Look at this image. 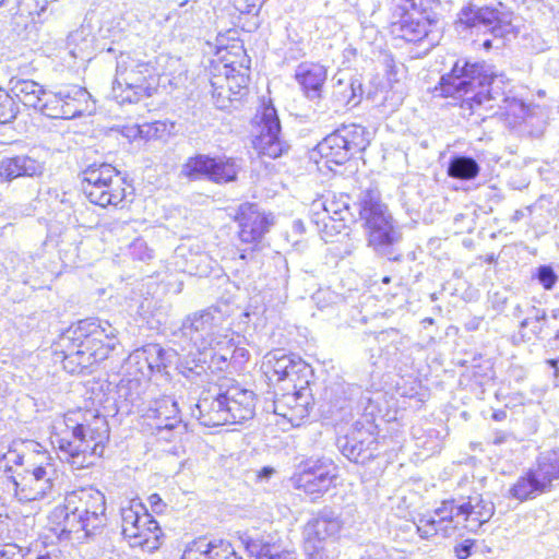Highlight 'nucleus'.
<instances>
[{
    "instance_id": "f704fd0d",
    "label": "nucleus",
    "mask_w": 559,
    "mask_h": 559,
    "mask_svg": "<svg viewBox=\"0 0 559 559\" xmlns=\"http://www.w3.org/2000/svg\"><path fill=\"white\" fill-rule=\"evenodd\" d=\"M132 357L138 364H145L150 372H162L167 368L168 354L158 344H147L136 349Z\"/></svg>"
},
{
    "instance_id": "0e129e2a",
    "label": "nucleus",
    "mask_w": 559,
    "mask_h": 559,
    "mask_svg": "<svg viewBox=\"0 0 559 559\" xmlns=\"http://www.w3.org/2000/svg\"><path fill=\"white\" fill-rule=\"evenodd\" d=\"M151 510L156 514H162L166 510V503L158 493H152L147 498Z\"/></svg>"
},
{
    "instance_id": "6e6552de",
    "label": "nucleus",
    "mask_w": 559,
    "mask_h": 559,
    "mask_svg": "<svg viewBox=\"0 0 559 559\" xmlns=\"http://www.w3.org/2000/svg\"><path fill=\"white\" fill-rule=\"evenodd\" d=\"M224 322V314L216 307L193 312L182 321L178 331L174 332V343L183 352L197 350L203 354L227 337Z\"/></svg>"
},
{
    "instance_id": "09e8293b",
    "label": "nucleus",
    "mask_w": 559,
    "mask_h": 559,
    "mask_svg": "<svg viewBox=\"0 0 559 559\" xmlns=\"http://www.w3.org/2000/svg\"><path fill=\"white\" fill-rule=\"evenodd\" d=\"M347 224V222H344V218L331 216V218L318 229V233L325 242H331L335 236L346 230Z\"/></svg>"
},
{
    "instance_id": "58836bf2",
    "label": "nucleus",
    "mask_w": 559,
    "mask_h": 559,
    "mask_svg": "<svg viewBox=\"0 0 559 559\" xmlns=\"http://www.w3.org/2000/svg\"><path fill=\"white\" fill-rule=\"evenodd\" d=\"M249 66L240 64V69L236 70L234 64L224 66V80L227 84V92H230L235 97L241 96L242 92L247 90L249 82Z\"/></svg>"
},
{
    "instance_id": "f8f14e48",
    "label": "nucleus",
    "mask_w": 559,
    "mask_h": 559,
    "mask_svg": "<svg viewBox=\"0 0 559 559\" xmlns=\"http://www.w3.org/2000/svg\"><path fill=\"white\" fill-rule=\"evenodd\" d=\"M336 478V466L330 459H309L300 463L292 477L293 486L317 499L325 493Z\"/></svg>"
},
{
    "instance_id": "37998d69",
    "label": "nucleus",
    "mask_w": 559,
    "mask_h": 559,
    "mask_svg": "<svg viewBox=\"0 0 559 559\" xmlns=\"http://www.w3.org/2000/svg\"><path fill=\"white\" fill-rule=\"evenodd\" d=\"M93 38L85 35L84 31L72 32L68 36L67 47L73 58L82 60L90 58Z\"/></svg>"
},
{
    "instance_id": "7c9ffc66",
    "label": "nucleus",
    "mask_w": 559,
    "mask_h": 559,
    "mask_svg": "<svg viewBox=\"0 0 559 559\" xmlns=\"http://www.w3.org/2000/svg\"><path fill=\"white\" fill-rule=\"evenodd\" d=\"M62 103L64 105L66 119L82 116L90 108L91 94L86 88L79 85H70L60 88Z\"/></svg>"
},
{
    "instance_id": "69168bd1",
    "label": "nucleus",
    "mask_w": 559,
    "mask_h": 559,
    "mask_svg": "<svg viewBox=\"0 0 559 559\" xmlns=\"http://www.w3.org/2000/svg\"><path fill=\"white\" fill-rule=\"evenodd\" d=\"M306 552L308 554L309 559H333L329 556L326 549L319 545H312L309 551Z\"/></svg>"
},
{
    "instance_id": "a878e982",
    "label": "nucleus",
    "mask_w": 559,
    "mask_h": 559,
    "mask_svg": "<svg viewBox=\"0 0 559 559\" xmlns=\"http://www.w3.org/2000/svg\"><path fill=\"white\" fill-rule=\"evenodd\" d=\"M362 95L364 90L360 79L353 76L347 79L340 78L333 84L331 94L332 107L335 111L344 108H354L360 104Z\"/></svg>"
},
{
    "instance_id": "aec40b11",
    "label": "nucleus",
    "mask_w": 559,
    "mask_h": 559,
    "mask_svg": "<svg viewBox=\"0 0 559 559\" xmlns=\"http://www.w3.org/2000/svg\"><path fill=\"white\" fill-rule=\"evenodd\" d=\"M45 171V162L29 154L3 156L0 159L1 181L12 182L19 178H40Z\"/></svg>"
},
{
    "instance_id": "6e6d98bb",
    "label": "nucleus",
    "mask_w": 559,
    "mask_h": 559,
    "mask_svg": "<svg viewBox=\"0 0 559 559\" xmlns=\"http://www.w3.org/2000/svg\"><path fill=\"white\" fill-rule=\"evenodd\" d=\"M180 372L185 378L189 380H195L197 378H200L206 373V368L203 364L200 362V360L197 362L194 359H192L191 361L187 360L186 362L181 364Z\"/></svg>"
},
{
    "instance_id": "5fc2aeb1",
    "label": "nucleus",
    "mask_w": 559,
    "mask_h": 559,
    "mask_svg": "<svg viewBox=\"0 0 559 559\" xmlns=\"http://www.w3.org/2000/svg\"><path fill=\"white\" fill-rule=\"evenodd\" d=\"M534 276L546 290L552 289L558 280L555 271L549 265L539 266Z\"/></svg>"
},
{
    "instance_id": "f257e3e1",
    "label": "nucleus",
    "mask_w": 559,
    "mask_h": 559,
    "mask_svg": "<svg viewBox=\"0 0 559 559\" xmlns=\"http://www.w3.org/2000/svg\"><path fill=\"white\" fill-rule=\"evenodd\" d=\"M117 329L108 321L91 318L69 328L60 337L63 367L70 373H91L93 367L108 358L118 344Z\"/></svg>"
},
{
    "instance_id": "dca6fc26",
    "label": "nucleus",
    "mask_w": 559,
    "mask_h": 559,
    "mask_svg": "<svg viewBox=\"0 0 559 559\" xmlns=\"http://www.w3.org/2000/svg\"><path fill=\"white\" fill-rule=\"evenodd\" d=\"M455 500L457 523L471 533H478L495 514V503L479 492L474 491L468 496H459Z\"/></svg>"
},
{
    "instance_id": "cd10ccee",
    "label": "nucleus",
    "mask_w": 559,
    "mask_h": 559,
    "mask_svg": "<svg viewBox=\"0 0 559 559\" xmlns=\"http://www.w3.org/2000/svg\"><path fill=\"white\" fill-rule=\"evenodd\" d=\"M308 404V399L301 391L284 393L274 400L273 412L295 425L309 415Z\"/></svg>"
},
{
    "instance_id": "c9c22d12",
    "label": "nucleus",
    "mask_w": 559,
    "mask_h": 559,
    "mask_svg": "<svg viewBox=\"0 0 559 559\" xmlns=\"http://www.w3.org/2000/svg\"><path fill=\"white\" fill-rule=\"evenodd\" d=\"M214 157L206 154H197L189 157L180 169V177L190 181L209 180L211 169H213Z\"/></svg>"
},
{
    "instance_id": "bf43d9fd",
    "label": "nucleus",
    "mask_w": 559,
    "mask_h": 559,
    "mask_svg": "<svg viewBox=\"0 0 559 559\" xmlns=\"http://www.w3.org/2000/svg\"><path fill=\"white\" fill-rule=\"evenodd\" d=\"M403 336L396 329H389L378 333L377 340L379 343L391 341L394 344V350H399L397 344H402Z\"/></svg>"
},
{
    "instance_id": "393cba45",
    "label": "nucleus",
    "mask_w": 559,
    "mask_h": 559,
    "mask_svg": "<svg viewBox=\"0 0 559 559\" xmlns=\"http://www.w3.org/2000/svg\"><path fill=\"white\" fill-rule=\"evenodd\" d=\"M437 21H429L428 16H417L416 12L403 14L399 22L393 24V33L409 43L427 40L429 46L433 43L430 39L431 29Z\"/></svg>"
},
{
    "instance_id": "7ed1b4c3",
    "label": "nucleus",
    "mask_w": 559,
    "mask_h": 559,
    "mask_svg": "<svg viewBox=\"0 0 559 559\" xmlns=\"http://www.w3.org/2000/svg\"><path fill=\"white\" fill-rule=\"evenodd\" d=\"M53 516L60 520L62 533H84L85 537L100 534L107 524L105 496L92 487L68 492Z\"/></svg>"
},
{
    "instance_id": "864d4df0",
    "label": "nucleus",
    "mask_w": 559,
    "mask_h": 559,
    "mask_svg": "<svg viewBox=\"0 0 559 559\" xmlns=\"http://www.w3.org/2000/svg\"><path fill=\"white\" fill-rule=\"evenodd\" d=\"M310 223L318 230L321 226L331 218L328 212L325 211V205L322 200H316L311 203L310 206Z\"/></svg>"
},
{
    "instance_id": "0eeeda50",
    "label": "nucleus",
    "mask_w": 559,
    "mask_h": 559,
    "mask_svg": "<svg viewBox=\"0 0 559 559\" xmlns=\"http://www.w3.org/2000/svg\"><path fill=\"white\" fill-rule=\"evenodd\" d=\"M157 90L154 67L130 53L117 58L116 75L112 83L114 97L121 105L136 104L151 97Z\"/></svg>"
},
{
    "instance_id": "2f4dec72",
    "label": "nucleus",
    "mask_w": 559,
    "mask_h": 559,
    "mask_svg": "<svg viewBox=\"0 0 559 559\" xmlns=\"http://www.w3.org/2000/svg\"><path fill=\"white\" fill-rule=\"evenodd\" d=\"M11 96L17 98L24 106L37 108L41 96L45 93L44 87L27 79H20L17 76L11 78L9 81Z\"/></svg>"
},
{
    "instance_id": "e433bc0d",
    "label": "nucleus",
    "mask_w": 559,
    "mask_h": 559,
    "mask_svg": "<svg viewBox=\"0 0 559 559\" xmlns=\"http://www.w3.org/2000/svg\"><path fill=\"white\" fill-rule=\"evenodd\" d=\"M480 171V166L476 159L467 155L456 154L448 163V176L460 180H473Z\"/></svg>"
},
{
    "instance_id": "e2e57ef3",
    "label": "nucleus",
    "mask_w": 559,
    "mask_h": 559,
    "mask_svg": "<svg viewBox=\"0 0 559 559\" xmlns=\"http://www.w3.org/2000/svg\"><path fill=\"white\" fill-rule=\"evenodd\" d=\"M473 546L474 540L465 539L463 543L454 547V554L459 559H466L467 557L471 556Z\"/></svg>"
},
{
    "instance_id": "4be33fe9",
    "label": "nucleus",
    "mask_w": 559,
    "mask_h": 559,
    "mask_svg": "<svg viewBox=\"0 0 559 559\" xmlns=\"http://www.w3.org/2000/svg\"><path fill=\"white\" fill-rule=\"evenodd\" d=\"M224 394L228 424H242L253 418L257 403V395L253 391L233 385L224 391Z\"/></svg>"
},
{
    "instance_id": "412c9836",
    "label": "nucleus",
    "mask_w": 559,
    "mask_h": 559,
    "mask_svg": "<svg viewBox=\"0 0 559 559\" xmlns=\"http://www.w3.org/2000/svg\"><path fill=\"white\" fill-rule=\"evenodd\" d=\"M143 417L156 433L170 432L181 424L177 402L170 396L153 401L145 409Z\"/></svg>"
},
{
    "instance_id": "680f3d73",
    "label": "nucleus",
    "mask_w": 559,
    "mask_h": 559,
    "mask_svg": "<svg viewBox=\"0 0 559 559\" xmlns=\"http://www.w3.org/2000/svg\"><path fill=\"white\" fill-rule=\"evenodd\" d=\"M0 559H26L25 555L19 546L7 544L0 548Z\"/></svg>"
},
{
    "instance_id": "4c0bfd02",
    "label": "nucleus",
    "mask_w": 559,
    "mask_h": 559,
    "mask_svg": "<svg viewBox=\"0 0 559 559\" xmlns=\"http://www.w3.org/2000/svg\"><path fill=\"white\" fill-rule=\"evenodd\" d=\"M240 170L239 165L231 157H214L213 169L209 176V181L215 183L233 182L237 179Z\"/></svg>"
},
{
    "instance_id": "2eb2a0df",
    "label": "nucleus",
    "mask_w": 559,
    "mask_h": 559,
    "mask_svg": "<svg viewBox=\"0 0 559 559\" xmlns=\"http://www.w3.org/2000/svg\"><path fill=\"white\" fill-rule=\"evenodd\" d=\"M457 22L476 33L491 34L502 38L511 31V24L499 10L490 7H465L459 13Z\"/></svg>"
},
{
    "instance_id": "39448f33",
    "label": "nucleus",
    "mask_w": 559,
    "mask_h": 559,
    "mask_svg": "<svg viewBox=\"0 0 559 559\" xmlns=\"http://www.w3.org/2000/svg\"><path fill=\"white\" fill-rule=\"evenodd\" d=\"M91 419L74 423L67 418V427L71 428V438L61 437L57 440L58 449L64 459L75 468L88 466V455H102L104 442L109 438V428L105 417L91 414Z\"/></svg>"
},
{
    "instance_id": "b1692460",
    "label": "nucleus",
    "mask_w": 559,
    "mask_h": 559,
    "mask_svg": "<svg viewBox=\"0 0 559 559\" xmlns=\"http://www.w3.org/2000/svg\"><path fill=\"white\" fill-rule=\"evenodd\" d=\"M181 559H241L231 545L223 539L199 538L190 543Z\"/></svg>"
},
{
    "instance_id": "79ce46f5",
    "label": "nucleus",
    "mask_w": 559,
    "mask_h": 559,
    "mask_svg": "<svg viewBox=\"0 0 559 559\" xmlns=\"http://www.w3.org/2000/svg\"><path fill=\"white\" fill-rule=\"evenodd\" d=\"M456 500L455 498H451L448 500H443L435 510L436 522L441 527H449L451 530V536L456 532L457 526V516H456Z\"/></svg>"
},
{
    "instance_id": "a211bd4d",
    "label": "nucleus",
    "mask_w": 559,
    "mask_h": 559,
    "mask_svg": "<svg viewBox=\"0 0 559 559\" xmlns=\"http://www.w3.org/2000/svg\"><path fill=\"white\" fill-rule=\"evenodd\" d=\"M262 369L271 383L288 381L293 383L299 374L308 369V365L294 354H286L282 349H275L264 356Z\"/></svg>"
},
{
    "instance_id": "f03ea898",
    "label": "nucleus",
    "mask_w": 559,
    "mask_h": 559,
    "mask_svg": "<svg viewBox=\"0 0 559 559\" xmlns=\"http://www.w3.org/2000/svg\"><path fill=\"white\" fill-rule=\"evenodd\" d=\"M499 83H502V79L497 75L492 66L457 60L451 71L441 76L436 91L439 90L443 97L461 98L463 108L475 111L480 107H495L498 98L503 96L497 90Z\"/></svg>"
},
{
    "instance_id": "49530a36",
    "label": "nucleus",
    "mask_w": 559,
    "mask_h": 559,
    "mask_svg": "<svg viewBox=\"0 0 559 559\" xmlns=\"http://www.w3.org/2000/svg\"><path fill=\"white\" fill-rule=\"evenodd\" d=\"M403 10V14L416 12L417 16H428L429 21H437V14L430 9L431 0H397Z\"/></svg>"
},
{
    "instance_id": "1a4fd4ad",
    "label": "nucleus",
    "mask_w": 559,
    "mask_h": 559,
    "mask_svg": "<svg viewBox=\"0 0 559 559\" xmlns=\"http://www.w3.org/2000/svg\"><path fill=\"white\" fill-rule=\"evenodd\" d=\"M126 179L107 163L88 165L82 171V191L93 204L117 206L126 199Z\"/></svg>"
},
{
    "instance_id": "052dcab7",
    "label": "nucleus",
    "mask_w": 559,
    "mask_h": 559,
    "mask_svg": "<svg viewBox=\"0 0 559 559\" xmlns=\"http://www.w3.org/2000/svg\"><path fill=\"white\" fill-rule=\"evenodd\" d=\"M263 3H260V0H234V7L240 13L250 14L252 12H258Z\"/></svg>"
},
{
    "instance_id": "20e7f679",
    "label": "nucleus",
    "mask_w": 559,
    "mask_h": 559,
    "mask_svg": "<svg viewBox=\"0 0 559 559\" xmlns=\"http://www.w3.org/2000/svg\"><path fill=\"white\" fill-rule=\"evenodd\" d=\"M359 216L368 229V243L373 250L390 261H399L401 253L395 246L402 240V234L393 224L386 205L381 201L377 187L369 186L359 195Z\"/></svg>"
},
{
    "instance_id": "3c124183",
    "label": "nucleus",
    "mask_w": 559,
    "mask_h": 559,
    "mask_svg": "<svg viewBox=\"0 0 559 559\" xmlns=\"http://www.w3.org/2000/svg\"><path fill=\"white\" fill-rule=\"evenodd\" d=\"M212 97L214 99L215 106L219 109H225L229 106V104L235 99L233 98V94L227 92V87L219 84L217 81H212Z\"/></svg>"
},
{
    "instance_id": "338daca9",
    "label": "nucleus",
    "mask_w": 559,
    "mask_h": 559,
    "mask_svg": "<svg viewBox=\"0 0 559 559\" xmlns=\"http://www.w3.org/2000/svg\"><path fill=\"white\" fill-rule=\"evenodd\" d=\"M147 130L145 131L148 138H157L160 136L162 133L166 131V124L160 121H155L150 126H146Z\"/></svg>"
},
{
    "instance_id": "4468645a",
    "label": "nucleus",
    "mask_w": 559,
    "mask_h": 559,
    "mask_svg": "<svg viewBox=\"0 0 559 559\" xmlns=\"http://www.w3.org/2000/svg\"><path fill=\"white\" fill-rule=\"evenodd\" d=\"M255 119L259 133L253 140L254 148L260 155L270 158L280 157L288 148V145L280 138L281 122L275 107L272 104L263 105Z\"/></svg>"
},
{
    "instance_id": "a19ab883",
    "label": "nucleus",
    "mask_w": 559,
    "mask_h": 559,
    "mask_svg": "<svg viewBox=\"0 0 559 559\" xmlns=\"http://www.w3.org/2000/svg\"><path fill=\"white\" fill-rule=\"evenodd\" d=\"M28 455L17 449V444L14 442L9 450L0 457V471L3 472V477L10 483V474L16 475L17 473L13 469L14 466L26 467Z\"/></svg>"
},
{
    "instance_id": "9b49d317",
    "label": "nucleus",
    "mask_w": 559,
    "mask_h": 559,
    "mask_svg": "<svg viewBox=\"0 0 559 559\" xmlns=\"http://www.w3.org/2000/svg\"><path fill=\"white\" fill-rule=\"evenodd\" d=\"M121 532L132 548L139 547L153 552L162 545L164 534L141 502L132 500L128 507L121 508Z\"/></svg>"
},
{
    "instance_id": "473e14b6",
    "label": "nucleus",
    "mask_w": 559,
    "mask_h": 559,
    "mask_svg": "<svg viewBox=\"0 0 559 559\" xmlns=\"http://www.w3.org/2000/svg\"><path fill=\"white\" fill-rule=\"evenodd\" d=\"M246 549L257 559H297L296 554L282 549L280 545L263 536L245 540Z\"/></svg>"
},
{
    "instance_id": "ddd939ff",
    "label": "nucleus",
    "mask_w": 559,
    "mask_h": 559,
    "mask_svg": "<svg viewBox=\"0 0 559 559\" xmlns=\"http://www.w3.org/2000/svg\"><path fill=\"white\" fill-rule=\"evenodd\" d=\"M236 221L240 241L251 245L252 250H255L274 226L275 216L263 211L257 203H243L238 209Z\"/></svg>"
},
{
    "instance_id": "72a5a7b5",
    "label": "nucleus",
    "mask_w": 559,
    "mask_h": 559,
    "mask_svg": "<svg viewBox=\"0 0 559 559\" xmlns=\"http://www.w3.org/2000/svg\"><path fill=\"white\" fill-rule=\"evenodd\" d=\"M324 399L326 400V413L333 416H340L341 419L345 418V412L347 408L350 411L353 407V396L349 395L348 385L343 384L332 385L324 391Z\"/></svg>"
},
{
    "instance_id": "4d7b16f0",
    "label": "nucleus",
    "mask_w": 559,
    "mask_h": 559,
    "mask_svg": "<svg viewBox=\"0 0 559 559\" xmlns=\"http://www.w3.org/2000/svg\"><path fill=\"white\" fill-rule=\"evenodd\" d=\"M360 559H394L393 555L380 544H370L366 547Z\"/></svg>"
},
{
    "instance_id": "5701e85b",
    "label": "nucleus",
    "mask_w": 559,
    "mask_h": 559,
    "mask_svg": "<svg viewBox=\"0 0 559 559\" xmlns=\"http://www.w3.org/2000/svg\"><path fill=\"white\" fill-rule=\"evenodd\" d=\"M342 528V521L338 514L330 508L322 509L316 518L310 520L305 527V549L309 551L312 545H317L329 537L338 534Z\"/></svg>"
},
{
    "instance_id": "603ef678",
    "label": "nucleus",
    "mask_w": 559,
    "mask_h": 559,
    "mask_svg": "<svg viewBox=\"0 0 559 559\" xmlns=\"http://www.w3.org/2000/svg\"><path fill=\"white\" fill-rule=\"evenodd\" d=\"M129 253L134 260L140 261H147L153 258V250L143 238H136L130 243Z\"/></svg>"
},
{
    "instance_id": "ea45409f",
    "label": "nucleus",
    "mask_w": 559,
    "mask_h": 559,
    "mask_svg": "<svg viewBox=\"0 0 559 559\" xmlns=\"http://www.w3.org/2000/svg\"><path fill=\"white\" fill-rule=\"evenodd\" d=\"M36 109L40 110L43 115L49 118L66 119V109L62 103L60 88L56 92L45 90V93L41 96V102H39V105Z\"/></svg>"
},
{
    "instance_id": "9d476101",
    "label": "nucleus",
    "mask_w": 559,
    "mask_h": 559,
    "mask_svg": "<svg viewBox=\"0 0 559 559\" xmlns=\"http://www.w3.org/2000/svg\"><path fill=\"white\" fill-rule=\"evenodd\" d=\"M369 144L370 133L365 127L344 123L320 141L316 151L326 163L344 165L362 153Z\"/></svg>"
},
{
    "instance_id": "8fccbe9b",
    "label": "nucleus",
    "mask_w": 559,
    "mask_h": 559,
    "mask_svg": "<svg viewBox=\"0 0 559 559\" xmlns=\"http://www.w3.org/2000/svg\"><path fill=\"white\" fill-rule=\"evenodd\" d=\"M17 114L19 107L16 106L13 97L0 90V123H9L13 121Z\"/></svg>"
},
{
    "instance_id": "c85d7f7f",
    "label": "nucleus",
    "mask_w": 559,
    "mask_h": 559,
    "mask_svg": "<svg viewBox=\"0 0 559 559\" xmlns=\"http://www.w3.org/2000/svg\"><path fill=\"white\" fill-rule=\"evenodd\" d=\"M295 78L309 99L321 98L322 87L326 80V70L323 66L301 63L296 69Z\"/></svg>"
},
{
    "instance_id": "c03bdc74",
    "label": "nucleus",
    "mask_w": 559,
    "mask_h": 559,
    "mask_svg": "<svg viewBox=\"0 0 559 559\" xmlns=\"http://www.w3.org/2000/svg\"><path fill=\"white\" fill-rule=\"evenodd\" d=\"M502 102L506 104L503 106L504 111L502 112L506 123L510 129L515 130L524 122V100H510L508 97H502Z\"/></svg>"
},
{
    "instance_id": "774afa93",
    "label": "nucleus",
    "mask_w": 559,
    "mask_h": 559,
    "mask_svg": "<svg viewBox=\"0 0 559 559\" xmlns=\"http://www.w3.org/2000/svg\"><path fill=\"white\" fill-rule=\"evenodd\" d=\"M524 477L521 476L519 479H518V483L510 488L509 492L510 495L518 499L520 502L524 501Z\"/></svg>"
},
{
    "instance_id": "de8ad7c7",
    "label": "nucleus",
    "mask_w": 559,
    "mask_h": 559,
    "mask_svg": "<svg viewBox=\"0 0 559 559\" xmlns=\"http://www.w3.org/2000/svg\"><path fill=\"white\" fill-rule=\"evenodd\" d=\"M347 199L348 197H341L338 199L333 197L332 200L323 201L325 211L328 212L329 216L344 218V222L347 223L352 222L353 214L350 212Z\"/></svg>"
},
{
    "instance_id": "bb28decb",
    "label": "nucleus",
    "mask_w": 559,
    "mask_h": 559,
    "mask_svg": "<svg viewBox=\"0 0 559 559\" xmlns=\"http://www.w3.org/2000/svg\"><path fill=\"white\" fill-rule=\"evenodd\" d=\"M559 478V451L554 452L550 456L538 461L537 465L532 468L526 477L530 486L527 493L543 492L550 487L555 479Z\"/></svg>"
},
{
    "instance_id": "c756f323",
    "label": "nucleus",
    "mask_w": 559,
    "mask_h": 559,
    "mask_svg": "<svg viewBox=\"0 0 559 559\" xmlns=\"http://www.w3.org/2000/svg\"><path fill=\"white\" fill-rule=\"evenodd\" d=\"M349 395L353 396V403L358 413H361L368 424L381 413L380 402L383 400L381 391H362L360 386L348 384Z\"/></svg>"
},
{
    "instance_id": "423d86ee",
    "label": "nucleus",
    "mask_w": 559,
    "mask_h": 559,
    "mask_svg": "<svg viewBox=\"0 0 559 559\" xmlns=\"http://www.w3.org/2000/svg\"><path fill=\"white\" fill-rule=\"evenodd\" d=\"M20 445H25V442H21ZM26 447L33 448L26 467L22 473L10 474L9 483L20 502L37 501L49 496L56 479V469L48 452L37 450L40 447L38 443L29 442Z\"/></svg>"
},
{
    "instance_id": "13d9d810",
    "label": "nucleus",
    "mask_w": 559,
    "mask_h": 559,
    "mask_svg": "<svg viewBox=\"0 0 559 559\" xmlns=\"http://www.w3.org/2000/svg\"><path fill=\"white\" fill-rule=\"evenodd\" d=\"M403 102V94L396 93L392 91H386L385 95L382 97L380 106L384 107V109L394 111Z\"/></svg>"
},
{
    "instance_id": "f3484780",
    "label": "nucleus",
    "mask_w": 559,
    "mask_h": 559,
    "mask_svg": "<svg viewBox=\"0 0 559 559\" xmlns=\"http://www.w3.org/2000/svg\"><path fill=\"white\" fill-rule=\"evenodd\" d=\"M337 448L349 461L366 464L378 456V441L369 428L357 421L353 430L337 439Z\"/></svg>"
},
{
    "instance_id": "6ab92c4d",
    "label": "nucleus",
    "mask_w": 559,
    "mask_h": 559,
    "mask_svg": "<svg viewBox=\"0 0 559 559\" xmlns=\"http://www.w3.org/2000/svg\"><path fill=\"white\" fill-rule=\"evenodd\" d=\"M192 416L206 427L227 425L228 412H226L224 392L203 391L192 411Z\"/></svg>"
},
{
    "instance_id": "a18cd8bd",
    "label": "nucleus",
    "mask_w": 559,
    "mask_h": 559,
    "mask_svg": "<svg viewBox=\"0 0 559 559\" xmlns=\"http://www.w3.org/2000/svg\"><path fill=\"white\" fill-rule=\"evenodd\" d=\"M417 532L423 539H429L436 535H441L442 537H450L451 530L449 527H441L437 522L435 516H421L417 523Z\"/></svg>"
}]
</instances>
